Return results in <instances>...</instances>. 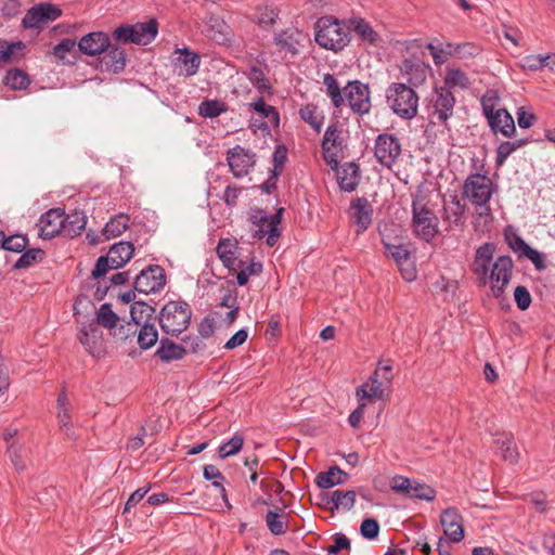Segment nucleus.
Here are the masks:
<instances>
[{"label":"nucleus","instance_id":"nucleus-1","mask_svg":"<svg viewBox=\"0 0 555 555\" xmlns=\"http://www.w3.org/2000/svg\"><path fill=\"white\" fill-rule=\"evenodd\" d=\"M387 106L391 112L406 120L413 119L418 113V94L415 87L403 82H391L385 91Z\"/></svg>","mask_w":555,"mask_h":555},{"label":"nucleus","instance_id":"nucleus-2","mask_svg":"<svg viewBox=\"0 0 555 555\" xmlns=\"http://www.w3.org/2000/svg\"><path fill=\"white\" fill-rule=\"evenodd\" d=\"M495 190L496 185L487 175L470 173L463 183V196L475 206L479 217L491 215L489 202Z\"/></svg>","mask_w":555,"mask_h":555},{"label":"nucleus","instance_id":"nucleus-3","mask_svg":"<svg viewBox=\"0 0 555 555\" xmlns=\"http://www.w3.org/2000/svg\"><path fill=\"white\" fill-rule=\"evenodd\" d=\"M315 42L327 50H343L350 41V29L337 18L323 16L317 21Z\"/></svg>","mask_w":555,"mask_h":555},{"label":"nucleus","instance_id":"nucleus-4","mask_svg":"<svg viewBox=\"0 0 555 555\" xmlns=\"http://www.w3.org/2000/svg\"><path fill=\"white\" fill-rule=\"evenodd\" d=\"M412 229L420 240L429 243L438 234V218L428 207L425 197L416 194L412 198Z\"/></svg>","mask_w":555,"mask_h":555},{"label":"nucleus","instance_id":"nucleus-5","mask_svg":"<svg viewBox=\"0 0 555 555\" xmlns=\"http://www.w3.org/2000/svg\"><path fill=\"white\" fill-rule=\"evenodd\" d=\"M192 318L190 305L185 301H169L160 310L158 322L164 333L179 336L184 332Z\"/></svg>","mask_w":555,"mask_h":555},{"label":"nucleus","instance_id":"nucleus-6","mask_svg":"<svg viewBox=\"0 0 555 555\" xmlns=\"http://www.w3.org/2000/svg\"><path fill=\"white\" fill-rule=\"evenodd\" d=\"M62 15L59 5L51 2H40L27 10L22 25L27 29H41L43 25L56 21Z\"/></svg>","mask_w":555,"mask_h":555},{"label":"nucleus","instance_id":"nucleus-7","mask_svg":"<svg viewBox=\"0 0 555 555\" xmlns=\"http://www.w3.org/2000/svg\"><path fill=\"white\" fill-rule=\"evenodd\" d=\"M455 98L451 90L447 88H436L431 99V112L429 118L433 124H442L448 126V120L453 115Z\"/></svg>","mask_w":555,"mask_h":555},{"label":"nucleus","instance_id":"nucleus-8","mask_svg":"<svg viewBox=\"0 0 555 555\" xmlns=\"http://www.w3.org/2000/svg\"><path fill=\"white\" fill-rule=\"evenodd\" d=\"M374 155L386 168H391L401 155L400 140L392 133L378 134L375 140Z\"/></svg>","mask_w":555,"mask_h":555},{"label":"nucleus","instance_id":"nucleus-9","mask_svg":"<svg viewBox=\"0 0 555 555\" xmlns=\"http://www.w3.org/2000/svg\"><path fill=\"white\" fill-rule=\"evenodd\" d=\"M345 99L354 114L363 116L370 113L371 92L366 83L360 80L349 81L345 87Z\"/></svg>","mask_w":555,"mask_h":555},{"label":"nucleus","instance_id":"nucleus-10","mask_svg":"<svg viewBox=\"0 0 555 555\" xmlns=\"http://www.w3.org/2000/svg\"><path fill=\"white\" fill-rule=\"evenodd\" d=\"M166 285L165 270L158 264L143 269L134 280V291L149 295L162 291Z\"/></svg>","mask_w":555,"mask_h":555},{"label":"nucleus","instance_id":"nucleus-11","mask_svg":"<svg viewBox=\"0 0 555 555\" xmlns=\"http://www.w3.org/2000/svg\"><path fill=\"white\" fill-rule=\"evenodd\" d=\"M513 261L509 256H500L492 264L488 280L492 282L491 291L495 298L503 296L505 287L508 285L512 278Z\"/></svg>","mask_w":555,"mask_h":555},{"label":"nucleus","instance_id":"nucleus-12","mask_svg":"<svg viewBox=\"0 0 555 555\" xmlns=\"http://www.w3.org/2000/svg\"><path fill=\"white\" fill-rule=\"evenodd\" d=\"M255 153L235 145L227 152V162L232 175L240 179L248 175L256 164Z\"/></svg>","mask_w":555,"mask_h":555},{"label":"nucleus","instance_id":"nucleus-13","mask_svg":"<svg viewBox=\"0 0 555 555\" xmlns=\"http://www.w3.org/2000/svg\"><path fill=\"white\" fill-rule=\"evenodd\" d=\"M384 247L387 255L391 256V258L396 261L402 278L409 282L415 280V267L411 260V254L406 246L403 244H391L384 242Z\"/></svg>","mask_w":555,"mask_h":555},{"label":"nucleus","instance_id":"nucleus-14","mask_svg":"<svg viewBox=\"0 0 555 555\" xmlns=\"http://www.w3.org/2000/svg\"><path fill=\"white\" fill-rule=\"evenodd\" d=\"M64 209L51 208L41 217L37 223L38 235L43 240H51L57 234H62Z\"/></svg>","mask_w":555,"mask_h":555},{"label":"nucleus","instance_id":"nucleus-15","mask_svg":"<svg viewBox=\"0 0 555 555\" xmlns=\"http://www.w3.org/2000/svg\"><path fill=\"white\" fill-rule=\"evenodd\" d=\"M440 524L451 542L459 543L464 539L463 517L456 508H446L440 515Z\"/></svg>","mask_w":555,"mask_h":555},{"label":"nucleus","instance_id":"nucleus-16","mask_svg":"<svg viewBox=\"0 0 555 555\" xmlns=\"http://www.w3.org/2000/svg\"><path fill=\"white\" fill-rule=\"evenodd\" d=\"M77 337L91 356H99L102 352L103 333L95 322L82 324Z\"/></svg>","mask_w":555,"mask_h":555},{"label":"nucleus","instance_id":"nucleus-17","mask_svg":"<svg viewBox=\"0 0 555 555\" xmlns=\"http://www.w3.org/2000/svg\"><path fill=\"white\" fill-rule=\"evenodd\" d=\"M77 46L82 54L94 56L102 54L111 47V39L106 33L93 31L83 36Z\"/></svg>","mask_w":555,"mask_h":555},{"label":"nucleus","instance_id":"nucleus-18","mask_svg":"<svg viewBox=\"0 0 555 555\" xmlns=\"http://www.w3.org/2000/svg\"><path fill=\"white\" fill-rule=\"evenodd\" d=\"M495 245L493 243H485L476 250L475 259L472 264V271L479 278L481 284L486 285L488 282V273Z\"/></svg>","mask_w":555,"mask_h":555},{"label":"nucleus","instance_id":"nucleus-19","mask_svg":"<svg viewBox=\"0 0 555 555\" xmlns=\"http://www.w3.org/2000/svg\"><path fill=\"white\" fill-rule=\"evenodd\" d=\"M428 69L429 66L418 57L405 59L400 67L401 74L406 78L405 83L415 88L426 80Z\"/></svg>","mask_w":555,"mask_h":555},{"label":"nucleus","instance_id":"nucleus-20","mask_svg":"<svg viewBox=\"0 0 555 555\" xmlns=\"http://www.w3.org/2000/svg\"><path fill=\"white\" fill-rule=\"evenodd\" d=\"M350 209L358 233L364 232L372 223L373 208L365 197H358L351 202Z\"/></svg>","mask_w":555,"mask_h":555},{"label":"nucleus","instance_id":"nucleus-21","mask_svg":"<svg viewBox=\"0 0 555 555\" xmlns=\"http://www.w3.org/2000/svg\"><path fill=\"white\" fill-rule=\"evenodd\" d=\"M103 53L101 59L103 70L118 74L125 69L127 54L122 48L111 43V47Z\"/></svg>","mask_w":555,"mask_h":555},{"label":"nucleus","instance_id":"nucleus-22","mask_svg":"<svg viewBox=\"0 0 555 555\" xmlns=\"http://www.w3.org/2000/svg\"><path fill=\"white\" fill-rule=\"evenodd\" d=\"M337 182L345 192H352L359 185L360 170L354 162H347L337 169Z\"/></svg>","mask_w":555,"mask_h":555},{"label":"nucleus","instance_id":"nucleus-23","mask_svg":"<svg viewBox=\"0 0 555 555\" xmlns=\"http://www.w3.org/2000/svg\"><path fill=\"white\" fill-rule=\"evenodd\" d=\"M489 127L494 134L501 133L505 138H512L516 132L514 118L505 108L496 109V114L490 117Z\"/></svg>","mask_w":555,"mask_h":555},{"label":"nucleus","instance_id":"nucleus-24","mask_svg":"<svg viewBox=\"0 0 555 555\" xmlns=\"http://www.w3.org/2000/svg\"><path fill=\"white\" fill-rule=\"evenodd\" d=\"M301 31L298 29H286L274 35V44L281 52L296 55L299 53Z\"/></svg>","mask_w":555,"mask_h":555},{"label":"nucleus","instance_id":"nucleus-25","mask_svg":"<svg viewBox=\"0 0 555 555\" xmlns=\"http://www.w3.org/2000/svg\"><path fill=\"white\" fill-rule=\"evenodd\" d=\"M179 56L175 61V66L179 68V75L191 77L195 75L201 65V57L197 53L188 48L178 50Z\"/></svg>","mask_w":555,"mask_h":555},{"label":"nucleus","instance_id":"nucleus-26","mask_svg":"<svg viewBox=\"0 0 555 555\" xmlns=\"http://www.w3.org/2000/svg\"><path fill=\"white\" fill-rule=\"evenodd\" d=\"M185 354L186 349L182 345L177 344L169 338H162L155 352V356L165 363L181 360Z\"/></svg>","mask_w":555,"mask_h":555},{"label":"nucleus","instance_id":"nucleus-27","mask_svg":"<svg viewBox=\"0 0 555 555\" xmlns=\"http://www.w3.org/2000/svg\"><path fill=\"white\" fill-rule=\"evenodd\" d=\"M134 247L130 242L115 243L107 253V258L111 260L113 269L124 267L133 256Z\"/></svg>","mask_w":555,"mask_h":555},{"label":"nucleus","instance_id":"nucleus-28","mask_svg":"<svg viewBox=\"0 0 555 555\" xmlns=\"http://www.w3.org/2000/svg\"><path fill=\"white\" fill-rule=\"evenodd\" d=\"M349 474L343 472L338 466H332L326 472H321L315 477V483L321 489H330L345 483Z\"/></svg>","mask_w":555,"mask_h":555},{"label":"nucleus","instance_id":"nucleus-29","mask_svg":"<svg viewBox=\"0 0 555 555\" xmlns=\"http://www.w3.org/2000/svg\"><path fill=\"white\" fill-rule=\"evenodd\" d=\"M64 227L62 234L67 237H75L80 235L87 224V217L82 211H74L67 215H63Z\"/></svg>","mask_w":555,"mask_h":555},{"label":"nucleus","instance_id":"nucleus-30","mask_svg":"<svg viewBox=\"0 0 555 555\" xmlns=\"http://www.w3.org/2000/svg\"><path fill=\"white\" fill-rule=\"evenodd\" d=\"M250 83L256 88L261 95H271L272 86L266 76L264 70L256 65L250 66L243 73Z\"/></svg>","mask_w":555,"mask_h":555},{"label":"nucleus","instance_id":"nucleus-31","mask_svg":"<svg viewBox=\"0 0 555 555\" xmlns=\"http://www.w3.org/2000/svg\"><path fill=\"white\" fill-rule=\"evenodd\" d=\"M264 95L258 96L255 101L247 104L249 109L255 111L261 118L268 120V122L272 127H279L280 125V114L278 109L266 103Z\"/></svg>","mask_w":555,"mask_h":555},{"label":"nucleus","instance_id":"nucleus-32","mask_svg":"<svg viewBox=\"0 0 555 555\" xmlns=\"http://www.w3.org/2000/svg\"><path fill=\"white\" fill-rule=\"evenodd\" d=\"M495 446L500 449L504 461L516 464L519 460V452L512 434H502L494 439Z\"/></svg>","mask_w":555,"mask_h":555},{"label":"nucleus","instance_id":"nucleus-33","mask_svg":"<svg viewBox=\"0 0 555 555\" xmlns=\"http://www.w3.org/2000/svg\"><path fill=\"white\" fill-rule=\"evenodd\" d=\"M383 379L378 378L373 374L370 380L357 388V397L359 400L362 399H383L385 396Z\"/></svg>","mask_w":555,"mask_h":555},{"label":"nucleus","instance_id":"nucleus-34","mask_svg":"<svg viewBox=\"0 0 555 555\" xmlns=\"http://www.w3.org/2000/svg\"><path fill=\"white\" fill-rule=\"evenodd\" d=\"M357 493L354 490H340L337 489L332 492L331 501L332 506H330V511L334 513L335 511H345L349 512L353 508L356 504Z\"/></svg>","mask_w":555,"mask_h":555},{"label":"nucleus","instance_id":"nucleus-35","mask_svg":"<svg viewBox=\"0 0 555 555\" xmlns=\"http://www.w3.org/2000/svg\"><path fill=\"white\" fill-rule=\"evenodd\" d=\"M135 28L134 39L137 44L146 46L151 43L158 34V23L152 18L147 22L133 24Z\"/></svg>","mask_w":555,"mask_h":555},{"label":"nucleus","instance_id":"nucleus-36","mask_svg":"<svg viewBox=\"0 0 555 555\" xmlns=\"http://www.w3.org/2000/svg\"><path fill=\"white\" fill-rule=\"evenodd\" d=\"M155 308L145 301H134L130 307V320L138 326L154 319Z\"/></svg>","mask_w":555,"mask_h":555},{"label":"nucleus","instance_id":"nucleus-37","mask_svg":"<svg viewBox=\"0 0 555 555\" xmlns=\"http://www.w3.org/2000/svg\"><path fill=\"white\" fill-rule=\"evenodd\" d=\"M129 225V216L118 214L109 219L102 230V234L106 240L115 238L121 235Z\"/></svg>","mask_w":555,"mask_h":555},{"label":"nucleus","instance_id":"nucleus-38","mask_svg":"<svg viewBox=\"0 0 555 555\" xmlns=\"http://www.w3.org/2000/svg\"><path fill=\"white\" fill-rule=\"evenodd\" d=\"M300 118L313 130L320 132L324 122L323 112L314 104H307L299 109Z\"/></svg>","mask_w":555,"mask_h":555},{"label":"nucleus","instance_id":"nucleus-39","mask_svg":"<svg viewBox=\"0 0 555 555\" xmlns=\"http://www.w3.org/2000/svg\"><path fill=\"white\" fill-rule=\"evenodd\" d=\"M137 332V341L142 350L152 348L158 340V332L154 323L140 324Z\"/></svg>","mask_w":555,"mask_h":555},{"label":"nucleus","instance_id":"nucleus-40","mask_svg":"<svg viewBox=\"0 0 555 555\" xmlns=\"http://www.w3.org/2000/svg\"><path fill=\"white\" fill-rule=\"evenodd\" d=\"M229 111V106L218 99H206L198 106V115L204 118H216Z\"/></svg>","mask_w":555,"mask_h":555},{"label":"nucleus","instance_id":"nucleus-41","mask_svg":"<svg viewBox=\"0 0 555 555\" xmlns=\"http://www.w3.org/2000/svg\"><path fill=\"white\" fill-rule=\"evenodd\" d=\"M3 83L12 90H25L30 85V78L23 69L11 68L7 72Z\"/></svg>","mask_w":555,"mask_h":555},{"label":"nucleus","instance_id":"nucleus-42","mask_svg":"<svg viewBox=\"0 0 555 555\" xmlns=\"http://www.w3.org/2000/svg\"><path fill=\"white\" fill-rule=\"evenodd\" d=\"M323 85L326 88V94L330 96L334 107H340L345 102V95L341 93V88L333 74L323 75Z\"/></svg>","mask_w":555,"mask_h":555},{"label":"nucleus","instance_id":"nucleus-43","mask_svg":"<svg viewBox=\"0 0 555 555\" xmlns=\"http://www.w3.org/2000/svg\"><path fill=\"white\" fill-rule=\"evenodd\" d=\"M528 143L527 139H519L515 141H504L496 147V156H495V166L502 167L506 159L512 155L515 151L522 147Z\"/></svg>","mask_w":555,"mask_h":555},{"label":"nucleus","instance_id":"nucleus-44","mask_svg":"<svg viewBox=\"0 0 555 555\" xmlns=\"http://www.w3.org/2000/svg\"><path fill=\"white\" fill-rule=\"evenodd\" d=\"M119 321L120 319L118 314L113 311L112 305L105 302L99 308L95 319L91 322H95L98 326L101 325L105 328L112 330Z\"/></svg>","mask_w":555,"mask_h":555},{"label":"nucleus","instance_id":"nucleus-45","mask_svg":"<svg viewBox=\"0 0 555 555\" xmlns=\"http://www.w3.org/2000/svg\"><path fill=\"white\" fill-rule=\"evenodd\" d=\"M444 87L449 90L459 87L461 89H467L470 86L467 74L461 68H448L444 77Z\"/></svg>","mask_w":555,"mask_h":555},{"label":"nucleus","instance_id":"nucleus-46","mask_svg":"<svg viewBox=\"0 0 555 555\" xmlns=\"http://www.w3.org/2000/svg\"><path fill=\"white\" fill-rule=\"evenodd\" d=\"M44 250L41 248L24 249L20 258L13 264L14 270L27 269L44 258Z\"/></svg>","mask_w":555,"mask_h":555},{"label":"nucleus","instance_id":"nucleus-47","mask_svg":"<svg viewBox=\"0 0 555 555\" xmlns=\"http://www.w3.org/2000/svg\"><path fill=\"white\" fill-rule=\"evenodd\" d=\"M28 243L29 241L26 235L13 234L10 236H5V234L3 233L1 247L8 251L23 253L24 249L27 247Z\"/></svg>","mask_w":555,"mask_h":555},{"label":"nucleus","instance_id":"nucleus-48","mask_svg":"<svg viewBox=\"0 0 555 555\" xmlns=\"http://www.w3.org/2000/svg\"><path fill=\"white\" fill-rule=\"evenodd\" d=\"M551 54H530L524 56L519 62V67L522 70L538 72L546 67V60H550Z\"/></svg>","mask_w":555,"mask_h":555},{"label":"nucleus","instance_id":"nucleus-49","mask_svg":"<svg viewBox=\"0 0 555 555\" xmlns=\"http://www.w3.org/2000/svg\"><path fill=\"white\" fill-rule=\"evenodd\" d=\"M138 327L139 326L135 323H133L131 320L122 321L121 323L119 321L115 325V327L109 330V332H111V335L114 336L115 338H117L121 341H125L129 338L134 337V335L138 332Z\"/></svg>","mask_w":555,"mask_h":555},{"label":"nucleus","instance_id":"nucleus-50","mask_svg":"<svg viewBox=\"0 0 555 555\" xmlns=\"http://www.w3.org/2000/svg\"><path fill=\"white\" fill-rule=\"evenodd\" d=\"M244 444V438L241 435H234L227 442H223L218 448V454L221 459L229 457L238 453Z\"/></svg>","mask_w":555,"mask_h":555},{"label":"nucleus","instance_id":"nucleus-51","mask_svg":"<svg viewBox=\"0 0 555 555\" xmlns=\"http://www.w3.org/2000/svg\"><path fill=\"white\" fill-rule=\"evenodd\" d=\"M334 147L335 150H341L343 139L340 131L336 124L330 125L323 135L321 147Z\"/></svg>","mask_w":555,"mask_h":555},{"label":"nucleus","instance_id":"nucleus-52","mask_svg":"<svg viewBox=\"0 0 555 555\" xmlns=\"http://www.w3.org/2000/svg\"><path fill=\"white\" fill-rule=\"evenodd\" d=\"M283 515L276 511H269L266 514V524L270 532L274 535H282L287 530V524L282 520Z\"/></svg>","mask_w":555,"mask_h":555},{"label":"nucleus","instance_id":"nucleus-53","mask_svg":"<svg viewBox=\"0 0 555 555\" xmlns=\"http://www.w3.org/2000/svg\"><path fill=\"white\" fill-rule=\"evenodd\" d=\"M24 447L16 442H11L8 444V455L13 464L14 468L17 472H23L26 468V464L24 462Z\"/></svg>","mask_w":555,"mask_h":555},{"label":"nucleus","instance_id":"nucleus-54","mask_svg":"<svg viewBox=\"0 0 555 555\" xmlns=\"http://www.w3.org/2000/svg\"><path fill=\"white\" fill-rule=\"evenodd\" d=\"M353 30L359 35V37L367 41L369 43L375 42L377 38V34L373 30L367 22L362 18L353 20Z\"/></svg>","mask_w":555,"mask_h":555},{"label":"nucleus","instance_id":"nucleus-55","mask_svg":"<svg viewBox=\"0 0 555 555\" xmlns=\"http://www.w3.org/2000/svg\"><path fill=\"white\" fill-rule=\"evenodd\" d=\"M408 495L413 499L433 501L436 496V491L425 483L414 482L411 483Z\"/></svg>","mask_w":555,"mask_h":555},{"label":"nucleus","instance_id":"nucleus-56","mask_svg":"<svg viewBox=\"0 0 555 555\" xmlns=\"http://www.w3.org/2000/svg\"><path fill=\"white\" fill-rule=\"evenodd\" d=\"M443 220L453 224H459L462 220L464 206L461 205L459 199H454L451 206H444Z\"/></svg>","mask_w":555,"mask_h":555},{"label":"nucleus","instance_id":"nucleus-57","mask_svg":"<svg viewBox=\"0 0 555 555\" xmlns=\"http://www.w3.org/2000/svg\"><path fill=\"white\" fill-rule=\"evenodd\" d=\"M134 33L135 28L133 25L125 24L114 30L113 37L118 42L137 44Z\"/></svg>","mask_w":555,"mask_h":555},{"label":"nucleus","instance_id":"nucleus-58","mask_svg":"<svg viewBox=\"0 0 555 555\" xmlns=\"http://www.w3.org/2000/svg\"><path fill=\"white\" fill-rule=\"evenodd\" d=\"M360 533L364 539L374 540L379 533V524L374 518L364 519L360 526Z\"/></svg>","mask_w":555,"mask_h":555},{"label":"nucleus","instance_id":"nucleus-59","mask_svg":"<svg viewBox=\"0 0 555 555\" xmlns=\"http://www.w3.org/2000/svg\"><path fill=\"white\" fill-rule=\"evenodd\" d=\"M505 240L508 246L513 249L514 253L518 255V257H524L530 247V245H528L522 237L515 233L511 235L505 234Z\"/></svg>","mask_w":555,"mask_h":555},{"label":"nucleus","instance_id":"nucleus-60","mask_svg":"<svg viewBox=\"0 0 555 555\" xmlns=\"http://www.w3.org/2000/svg\"><path fill=\"white\" fill-rule=\"evenodd\" d=\"M287 153H288V151L285 145L280 144V145L275 146V150L272 155V162L274 165V169L272 170V173L274 175V177H278V175H279L278 170H281L283 168L284 164L286 163Z\"/></svg>","mask_w":555,"mask_h":555},{"label":"nucleus","instance_id":"nucleus-61","mask_svg":"<svg viewBox=\"0 0 555 555\" xmlns=\"http://www.w3.org/2000/svg\"><path fill=\"white\" fill-rule=\"evenodd\" d=\"M452 47L453 46L451 43H447V49L438 48L434 43H428L426 46L436 65L443 64L447 61L448 54H451Z\"/></svg>","mask_w":555,"mask_h":555},{"label":"nucleus","instance_id":"nucleus-62","mask_svg":"<svg viewBox=\"0 0 555 555\" xmlns=\"http://www.w3.org/2000/svg\"><path fill=\"white\" fill-rule=\"evenodd\" d=\"M514 299L520 310H527L531 305V295L527 287L518 285L514 292Z\"/></svg>","mask_w":555,"mask_h":555},{"label":"nucleus","instance_id":"nucleus-63","mask_svg":"<svg viewBox=\"0 0 555 555\" xmlns=\"http://www.w3.org/2000/svg\"><path fill=\"white\" fill-rule=\"evenodd\" d=\"M111 270H114L111 260L107 258V256H101L95 262V266L91 272V278L99 280L100 278L105 276L106 273Z\"/></svg>","mask_w":555,"mask_h":555},{"label":"nucleus","instance_id":"nucleus-64","mask_svg":"<svg viewBox=\"0 0 555 555\" xmlns=\"http://www.w3.org/2000/svg\"><path fill=\"white\" fill-rule=\"evenodd\" d=\"M278 13L274 9L263 8L259 9L257 14V22L262 27H270L275 23Z\"/></svg>","mask_w":555,"mask_h":555}]
</instances>
